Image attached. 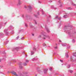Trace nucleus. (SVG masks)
<instances>
[{
	"instance_id": "nucleus-4",
	"label": "nucleus",
	"mask_w": 76,
	"mask_h": 76,
	"mask_svg": "<svg viewBox=\"0 0 76 76\" xmlns=\"http://www.w3.org/2000/svg\"><path fill=\"white\" fill-rule=\"evenodd\" d=\"M28 8H29L30 9H32V7H31V6H29L28 7Z\"/></svg>"
},
{
	"instance_id": "nucleus-27",
	"label": "nucleus",
	"mask_w": 76,
	"mask_h": 76,
	"mask_svg": "<svg viewBox=\"0 0 76 76\" xmlns=\"http://www.w3.org/2000/svg\"><path fill=\"white\" fill-rule=\"evenodd\" d=\"M26 56H27V55H26Z\"/></svg>"
},
{
	"instance_id": "nucleus-2",
	"label": "nucleus",
	"mask_w": 76,
	"mask_h": 76,
	"mask_svg": "<svg viewBox=\"0 0 76 76\" xmlns=\"http://www.w3.org/2000/svg\"><path fill=\"white\" fill-rule=\"evenodd\" d=\"M22 2L21 1L19 0L18 2V4H19V5H21V4H22Z\"/></svg>"
},
{
	"instance_id": "nucleus-9",
	"label": "nucleus",
	"mask_w": 76,
	"mask_h": 76,
	"mask_svg": "<svg viewBox=\"0 0 76 76\" xmlns=\"http://www.w3.org/2000/svg\"><path fill=\"white\" fill-rule=\"evenodd\" d=\"M26 61L27 63H28V62H29V61L28 60H26Z\"/></svg>"
},
{
	"instance_id": "nucleus-16",
	"label": "nucleus",
	"mask_w": 76,
	"mask_h": 76,
	"mask_svg": "<svg viewBox=\"0 0 76 76\" xmlns=\"http://www.w3.org/2000/svg\"><path fill=\"white\" fill-rule=\"evenodd\" d=\"M41 36H39V38H41Z\"/></svg>"
},
{
	"instance_id": "nucleus-19",
	"label": "nucleus",
	"mask_w": 76,
	"mask_h": 76,
	"mask_svg": "<svg viewBox=\"0 0 76 76\" xmlns=\"http://www.w3.org/2000/svg\"><path fill=\"white\" fill-rule=\"evenodd\" d=\"M34 21H35V22L36 23V24H37V23L36 22V21L34 20Z\"/></svg>"
},
{
	"instance_id": "nucleus-24",
	"label": "nucleus",
	"mask_w": 76,
	"mask_h": 76,
	"mask_svg": "<svg viewBox=\"0 0 76 76\" xmlns=\"http://www.w3.org/2000/svg\"><path fill=\"white\" fill-rule=\"evenodd\" d=\"M74 6H75L76 5V4H75L74 5Z\"/></svg>"
},
{
	"instance_id": "nucleus-5",
	"label": "nucleus",
	"mask_w": 76,
	"mask_h": 76,
	"mask_svg": "<svg viewBox=\"0 0 76 76\" xmlns=\"http://www.w3.org/2000/svg\"><path fill=\"white\" fill-rule=\"evenodd\" d=\"M23 65L24 66H26V65H27V64H26V63H24Z\"/></svg>"
},
{
	"instance_id": "nucleus-8",
	"label": "nucleus",
	"mask_w": 76,
	"mask_h": 76,
	"mask_svg": "<svg viewBox=\"0 0 76 76\" xmlns=\"http://www.w3.org/2000/svg\"><path fill=\"white\" fill-rule=\"evenodd\" d=\"M20 69H22V66H20Z\"/></svg>"
},
{
	"instance_id": "nucleus-3",
	"label": "nucleus",
	"mask_w": 76,
	"mask_h": 76,
	"mask_svg": "<svg viewBox=\"0 0 76 76\" xmlns=\"http://www.w3.org/2000/svg\"><path fill=\"white\" fill-rule=\"evenodd\" d=\"M73 56H75V57H76V53H75L73 54Z\"/></svg>"
},
{
	"instance_id": "nucleus-7",
	"label": "nucleus",
	"mask_w": 76,
	"mask_h": 76,
	"mask_svg": "<svg viewBox=\"0 0 76 76\" xmlns=\"http://www.w3.org/2000/svg\"><path fill=\"white\" fill-rule=\"evenodd\" d=\"M34 53L33 52H32L31 53V55H32V54H34Z\"/></svg>"
},
{
	"instance_id": "nucleus-22",
	"label": "nucleus",
	"mask_w": 76,
	"mask_h": 76,
	"mask_svg": "<svg viewBox=\"0 0 76 76\" xmlns=\"http://www.w3.org/2000/svg\"><path fill=\"white\" fill-rule=\"evenodd\" d=\"M60 19H61V18H60L59 19V20H60Z\"/></svg>"
},
{
	"instance_id": "nucleus-28",
	"label": "nucleus",
	"mask_w": 76,
	"mask_h": 76,
	"mask_svg": "<svg viewBox=\"0 0 76 76\" xmlns=\"http://www.w3.org/2000/svg\"><path fill=\"white\" fill-rule=\"evenodd\" d=\"M35 16H37V15H35Z\"/></svg>"
},
{
	"instance_id": "nucleus-1",
	"label": "nucleus",
	"mask_w": 76,
	"mask_h": 76,
	"mask_svg": "<svg viewBox=\"0 0 76 76\" xmlns=\"http://www.w3.org/2000/svg\"><path fill=\"white\" fill-rule=\"evenodd\" d=\"M12 74H13L14 75H15L16 76H18V75L16 74V72L14 71H12Z\"/></svg>"
},
{
	"instance_id": "nucleus-13",
	"label": "nucleus",
	"mask_w": 76,
	"mask_h": 76,
	"mask_svg": "<svg viewBox=\"0 0 76 76\" xmlns=\"http://www.w3.org/2000/svg\"><path fill=\"white\" fill-rule=\"evenodd\" d=\"M26 27H28V25H27L26 24Z\"/></svg>"
},
{
	"instance_id": "nucleus-20",
	"label": "nucleus",
	"mask_w": 76,
	"mask_h": 76,
	"mask_svg": "<svg viewBox=\"0 0 76 76\" xmlns=\"http://www.w3.org/2000/svg\"><path fill=\"white\" fill-rule=\"evenodd\" d=\"M66 57H69V56L67 55L66 56Z\"/></svg>"
},
{
	"instance_id": "nucleus-25",
	"label": "nucleus",
	"mask_w": 76,
	"mask_h": 76,
	"mask_svg": "<svg viewBox=\"0 0 76 76\" xmlns=\"http://www.w3.org/2000/svg\"><path fill=\"white\" fill-rule=\"evenodd\" d=\"M49 39H50V37H49Z\"/></svg>"
},
{
	"instance_id": "nucleus-10",
	"label": "nucleus",
	"mask_w": 76,
	"mask_h": 76,
	"mask_svg": "<svg viewBox=\"0 0 76 76\" xmlns=\"http://www.w3.org/2000/svg\"><path fill=\"white\" fill-rule=\"evenodd\" d=\"M50 71H52V68H50Z\"/></svg>"
},
{
	"instance_id": "nucleus-12",
	"label": "nucleus",
	"mask_w": 76,
	"mask_h": 76,
	"mask_svg": "<svg viewBox=\"0 0 76 76\" xmlns=\"http://www.w3.org/2000/svg\"><path fill=\"white\" fill-rule=\"evenodd\" d=\"M73 72V71H70V72L71 73H72Z\"/></svg>"
},
{
	"instance_id": "nucleus-26",
	"label": "nucleus",
	"mask_w": 76,
	"mask_h": 76,
	"mask_svg": "<svg viewBox=\"0 0 76 76\" xmlns=\"http://www.w3.org/2000/svg\"><path fill=\"white\" fill-rule=\"evenodd\" d=\"M19 38V37H17V38Z\"/></svg>"
},
{
	"instance_id": "nucleus-14",
	"label": "nucleus",
	"mask_w": 76,
	"mask_h": 76,
	"mask_svg": "<svg viewBox=\"0 0 76 76\" xmlns=\"http://www.w3.org/2000/svg\"><path fill=\"white\" fill-rule=\"evenodd\" d=\"M55 48L56 49H57V47H55Z\"/></svg>"
},
{
	"instance_id": "nucleus-6",
	"label": "nucleus",
	"mask_w": 76,
	"mask_h": 76,
	"mask_svg": "<svg viewBox=\"0 0 76 76\" xmlns=\"http://www.w3.org/2000/svg\"><path fill=\"white\" fill-rule=\"evenodd\" d=\"M47 70H44L45 73H47Z\"/></svg>"
},
{
	"instance_id": "nucleus-15",
	"label": "nucleus",
	"mask_w": 76,
	"mask_h": 76,
	"mask_svg": "<svg viewBox=\"0 0 76 76\" xmlns=\"http://www.w3.org/2000/svg\"><path fill=\"white\" fill-rule=\"evenodd\" d=\"M47 32H49L50 31H49V30H47Z\"/></svg>"
},
{
	"instance_id": "nucleus-23",
	"label": "nucleus",
	"mask_w": 76,
	"mask_h": 76,
	"mask_svg": "<svg viewBox=\"0 0 76 76\" xmlns=\"http://www.w3.org/2000/svg\"><path fill=\"white\" fill-rule=\"evenodd\" d=\"M45 39V38H44V39Z\"/></svg>"
},
{
	"instance_id": "nucleus-17",
	"label": "nucleus",
	"mask_w": 76,
	"mask_h": 76,
	"mask_svg": "<svg viewBox=\"0 0 76 76\" xmlns=\"http://www.w3.org/2000/svg\"><path fill=\"white\" fill-rule=\"evenodd\" d=\"M33 50H35V48H33Z\"/></svg>"
},
{
	"instance_id": "nucleus-21",
	"label": "nucleus",
	"mask_w": 76,
	"mask_h": 76,
	"mask_svg": "<svg viewBox=\"0 0 76 76\" xmlns=\"http://www.w3.org/2000/svg\"><path fill=\"white\" fill-rule=\"evenodd\" d=\"M75 76H76V73H75Z\"/></svg>"
},
{
	"instance_id": "nucleus-18",
	"label": "nucleus",
	"mask_w": 76,
	"mask_h": 76,
	"mask_svg": "<svg viewBox=\"0 0 76 76\" xmlns=\"http://www.w3.org/2000/svg\"><path fill=\"white\" fill-rule=\"evenodd\" d=\"M32 35H33V36H34V34H32Z\"/></svg>"
},
{
	"instance_id": "nucleus-11",
	"label": "nucleus",
	"mask_w": 76,
	"mask_h": 76,
	"mask_svg": "<svg viewBox=\"0 0 76 76\" xmlns=\"http://www.w3.org/2000/svg\"><path fill=\"white\" fill-rule=\"evenodd\" d=\"M43 46H46L45 44H43Z\"/></svg>"
}]
</instances>
